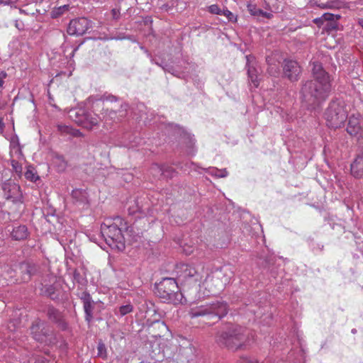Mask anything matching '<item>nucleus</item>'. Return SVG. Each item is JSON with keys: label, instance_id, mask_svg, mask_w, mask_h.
<instances>
[{"label": "nucleus", "instance_id": "nucleus-31", "mask_svg": "<svg viewBox=\"0 0 363 363\" xmlns=\"http://www.w3.org/2000/svg\"><path fill=\"white\" fill-rule=\"evenodd\" d=\"M97 350H98V356L102 357L103 359H106V357H107L106 349L104 344L99 343L97 347Z\"/></svg>", "mask_w": 363, "mask_h": 363}, {"label": "nucleus", "instance_id": "nucleus-13", "mask_svg": "<svg viewBox=\"0 0 363 363\" xmlns=\"http://www.w3.org/2000/svg\"><path fill=\"white\" fill-rule=\"evenodd\" d=\"M2 190L7 199H18L21 196L20 186L10 179L3 183Z\"/></svg>", "mask_w": 363, "mask_h": 363}, {"label": "nucleus", "instance_id": "nucleus-25", "mask_svg": "<svg viewBox=\"0 0 363 363\" xmlns=\"http://www.w3.org/2000/svg\"><path fill=\"white\" fill-rule=\"evenodd\" d=\"M247 72L251 82L253 84L255 87H257L259 86V79L257 69L255 67H249Z\"/></svg>", "mask_w": 363, "mask_h": 363}, {"label": "nucleus", "instance_id": "nucleus-17", "mask_svg": "<svg viewBox=\"0 0 363 363\" xmlns=\"http://www.w3.org/2000/svg\"><path fill=\"white\" fill-rule=\"evenodd\" d=\"M277 54H272L271 56L267 57L268 64L267 71L272 76L277 77L280 73L279 65L280 62L277 60Z\"/></svg>", "mask_w": 363, "mask_h": 363}, {"label": "nucleus", "instance_id": "nucleus-5", "mask_svg": "<svg viewBox=\"0 0 363 363\" xmlns=\"http://www.w3.org/2000/svg\"><path fill=\"white\" fill-rule=\"evenodd\" d=\"M228 312V304L224 301H216L204 305L195 306L190 308L189 315L191 318L206 317L208 319L217 318L220 320Z\"/></svg>", "mask_w": 363, "mask_h": 363}, {"label": "nucleus", "instance_id": "nucleus-12", "mask_svg": "<svg viewBox=\"0 0 363 363\" xmlns=\"http://www.w3.org/2000/svg\"><path fill=\"white\" fill-rule=\"evenodd\" d=\"M346 130L349 135L357 138V143L359 141V138H363V130L359 116L352 115L349 118Z\"/></svg>", "mask_w": 363, "mask_h": 363}, {"label": "nucleus", "instance_id": "nucleus-39", "mask_svg": "<svg viewBox=\"0 0 363 363\" xmlns=\"http://www.w3.org/2000/svg\"><path fill=\"white\" fill-rule=\"evenodd\" d=\"M313 22L318 26H320L324 22L323 16L315 18Z\"/></svg>", "mask_w": 363, "mask_h": 363}, {"label": "nucleus", "instance_id": "nucleus-29", "mask_svg": "<svg viewBox=\"0 0 363 363\" xmlns=\"http://www.w3.org/2000/svg\"><path fill=\"white\" fill-rule=\"evenodd\" d=\"M11 166L18 177H21L22 176V165L18 161L13 160L11 161Z\"/></svg>", "mask_w": 363, "mask_h": 363}, {"label": "nucleus", "instance_id": "nucleus-19", "mask_svg": "<svg viewBox=\"0 0 363 363\" xmlns=\"http://www.w3.org/2000/svg\"><path fill=\"white\" fill-rule=\"evenodd\" d=\"M28 235L29 233L26 225H18L14 228L11 232V236L16 240H25Z\"/></svg>", "mask_w": 363, "mask_h": 363}, {"label": "nucleus", "instance_id": "nucleus-15", "mask_svg": "<svg viewBox=\"0 0 363 363\" xmlns=\"http://www.w3.org/2000/svg\"><path fill=\"white\" fill-rule=\"evenodd\" d=\"M105 103H113V106L109 107L108 104H105L106 106V114L113 118L112 115L116 114V113L121 111V108L123 107V104L113 96H108L106 98Z\"/></svg>", "mask_w": 363, "mask_h": 363}, {"label": "nucleus", "instance_id": "nucleus-24", "mask_svg": "<svg viewBox=\"0 0 363 363\" xmlns=\"http://www.w3.org/2000/svg\"><path fill=\"white\" fill-rule=\"evenodd\" d=\"M48 316L50 320L55 322L60 320L61 318L59 311L52 306H50L48 308Z\"/></svg>", "mask_w": 363, "mask_h": 363}, {"label": "nucleus", "instance_id": "nucleus-30", "mask_svg": "<svg viewBox=\"0 0 363 363\" xmlns=\"http://www.w3.org/2000/svg\"><path fill=\"white\" fill-rule=\"evenodd\" d=\"M322 16L324 21H333L335 20H338L340 18V15H334L330 13H325Z\"/></svg>", "mask_w": 363, "mask_h": 363}, {"label": "nucleus", "instance_id": "nucleus-14", "mask_svg": "<svg viewBox=\"0 0 363 363\" xmlns=\"http://www.w3.org/2000/svg\"><path fill=\"white\" fill-rule=\"evenodd\" d=\"M148 333L154 337H162L166 336L169 333V328L164 322L156 320L149 325Z\"/></svg>", "mask_w": 363, "mask_h": 363}, {"label": "nucleus", "instance_id": "nucleus-42", "mask_svg": "<svg viewBox=\"0 0 363 363\" xmlns=\"http://www.w3.org/2000/svg\"><path fill=\"white\" fill-rule=\"evenodd\" d=\"M152 169H155V170H157L159 172H161V169L160 168V167L157 164L152 166Z\"/></svg>", "mask_w": 363, "mask_h": 363}, {"label": "nucleus", "instance_id": "nucleus-36", "mask_svg": "<svg viewBox=\"0 0 363 363\" xmlns=\"http://www.w3.org/2000/svg\"><path fill=\"white\" fill-rule=\"evenodd\" d=\"M183 250H184V253L186 255H191L194 252V248L192 246H190V245H185L183 247Z\"/></svg>", "mask_w": 363, "mask_h": 363}, {"label": "nucleus", "instance_id": "nucleus-35", "mask_svg": "<svg viewBox=\"0 0 363 363\" xmlns=\"http://www.w3.org/2000/svg\"><path fill=\"white\" fill-rule=\"evenodd\" d=\"M238 363H258L255 359L247 357H240Z\"/></svg>", "mask_w": 363, "mask_h": 363}, {"label": "nucleus", "instance_id": "nucleus-41", "mask_svg": "<svg viewBox=\"0 0 363 363\" xmlns=\"http://www.w3.org/2000/svg\"><path fill=\"white\" fill-rule=\"evenodd\" d=\"M328 1L325 2V3H321V4H318V6L321 9H329V7H326L328 6Z\"/></svg>", "mask_w": 363, "mask_h": 363}, {"label": "nucleus", "instance_id": "nucleus-18", "mask_svg": "<svg viewBox=\"0 0 363 363\" xmlns=\"http://www.w3.org/2000/svg\"><path fill=\"white\" fill-rule=\"evenodd\" d=\"M351 174L355 178L363 179V157L357 156L351 164Z\"/></svg>", "mask_w": 363, "mask_h": 363}, {"label": "nucleus", "instance_id": "nucleus-16", "mask_svg": "<svg viewBox=\"0 0 363 363\" xmlns=\"http://www.w3.org/2000/svg\"><path fill=\"white\" fill-rule=\"evenodd\" d=\"M43 325L40 320H35L30 327L33 338L38 342H43L46 336V333L43 332L42 328Z\"/></svg>", "mask_w": 363, "mask_h": 363}, {"label": "nucleus", "instance_id": "nucleus-9", "mask_svg": "<svg viewBox=\"0 0 363 363\" xmlns=\"http://www.w3.org/2000/svg\"><path fill=\"white\" fill-rule=\"evenodd\" d=\"M157 295L164 301H172L178 290L174 279L164 278L155 286Z\"/></svg>", "mask_w": 363, "mask_h": 363}, {"label": "nucleus", "instance_id": "nucleus-26", "mask_svg": "<svg viewBox=\"0 0 363 363\" xmlns=\"http://www.w3.org/2000/svg\"><path fill=\"white\" fill-rule=\"evenodd\" d=\"M57 129L62 133L71 134L74 136H77L79 133V130H74L71 127L65 125H58Z\"/></svg>", "mask_w": 363, "mask_h": 363}, {"label": "nucleus", "instance_id": "nucleus-43", "mask_svg": "<svg viewBox=\"0 0 363 363\" xmlns=\"http://www.w3.org/2000/svg\"><path fill=\"white\" fill-rule=\"evenodd\" d=\"M358 23L362 28H363V18H359L358 20Z\"/></svg>", "mask_w": 363, "mask_h": 363}, {"label": "nucleus", "instance_id": "nucleus-32", "mask_svg": "<svg viewBox=\"0 0 363 363\" xmlns=\"http://www.w3.org/2000/svg\"><path fill=\"white\" fill-rule=\"evenodd\" d=\"M247 10L252 16H259V13H261L260 9H257L255 5L251 4L247 5Z\"/></svg>", "mask_w": 363, "mask_h": 363}, {"label": "nucleus", "instance_id": "nucleus-34", "mask_svg": "<svg viewBox=\"0 0 363 363\" xmlns=\"http://www.w3.org/2000/svg\"><path fill=\"white\" fill-rule=\"evenodd\" d=\"M223 11L216 4L211 5L208 7V11L213 14L222 15Z\"/></svg>", "mask_w": 363, "mask_h": 363}, {"label": "nucleus", "instance_id": "nucleus-44", "mask_svg": "<svg viewBox=\"0 0 363 363\" xmlns=\"http://www.w3.org/2000/svg\"><path fill=\"white\" fill-rule=\"evenodd\" d=\"M30 273H29V272L28 271V277H27V278H24V279H25V280H26V279H30Z\"/></svg>", "mask_w": 363, "mask_h": 363}, {"label": "nucleus", "instance_id": "nucleus-6", "mask_svg": "<svg viewBox=\"0 0 363 363\" xmlns=\"http://www.w3.org/2000/svg\"><path fill=\"white\" fill-rule=\"evenodd\" d=\"M325 118L328 126L336 129L344 125L347 118V113L343 105L333 101L326 109Z\"/></svg>", "mask_w": 363, "mask_h": 363}, {"label": "nucleus", "instance_id": "nucleus-4", "mask_svg": "<svg viewBox=\"0 0 363 363\" xmlns=\"http://www.w3.org/2000/svg\"><path fill=\"white\" fill-rule=\"evenodd\" d=\"M230 281V274H228L222 269H217L211 272L206 277L202 284H198L199 289L204 288L208 291V294H205L203 293V296L199 294L197 296H195V298L201 299L205 296H208L219 294L225 289Z\"/></svg>", "mask_w": 363, "mask_h": 363}, {"label": "nucleus", "instance_id": "nucleus-27", "mask_svg": "<svg viewBox=\"0 0 363 363\" xmlns=\"http://www.w3.org/2000/svg\"><path fill=\"white\" fill-rule=\"evenodd\" d=\"M328 6L329 9H340L344 8L346 5V3L342 0H333L330 1H328Z\"/></svg>", "mask_w": 363, "mask_h": 363}, {"label": "nucleus", "instance_id": "nucleus-37", "mask_svg": "<svg viewBox=\"0 0 363 363\" xmlns=\"http://www.w3.org/2000/svg\"><path fill=\"white\" fill-rule=\"evenodd\" d=\"M111 13L113 18H118L120 16V11L118 9H113Z\"/></svg>", "mask_w": 363, "mask_h": 363}, {"label": "nucleus", "instance_id": "nucleus-11", "mask_svg": "<svg viewBox=\"0 0 363 363\" xmlns=\"http://www.w3.org/2000/svg\"><path fill=\"white\" fill-rule=\"evenodd\" d=\"M284 76L291 82L298 79L301 73V68L296 61L284 60L283 64Z\"/></svg>", "mask_w": 363, "mask_h": 363}, {"label": "nucleus", "instance_id": "nucleus-7", "mask_svg": "<svg viewBox=\"0 0 363 363\" xmlns=\"http://www.w3.org/2000/svg\"><path fill=\"white\" fill-rule=\"evenodd\" d=\"M204 267L203 264L198 265L196 267L194 265L182 264L179 267L180 271L178 272V279L184 284V289L186 288V292L188 295H191V293L189 291L188 286L191 284V281L195 282L196 289L198 288V282H201V271H203Z\"/></svg>", "mask_w": 363, "mask_h": 363}, {"label": "nucleus", "instance_id": "nucleus-1", "mask_svg": "<svg viewBox=\"0 0 363 363\" xmlns=\"http://www.w3.org/2000/svg\"><path fill=\"white\" fill-rule=\"evenodd\" d=\"M312 75L313 79L303 83L300 91L301 101L308 108L319 106L328 98L332 90L333 78L321 64H313Z\"/></svg>", "mask_w": 363, "mask_h": 363}, {"label": "nucleus", "instance_id": "nucleus-20", "mask_svg": "<svg viewBox=\"0 0 363 363\" xmlns=\"http://www.w3.org/2000/svg\"><path fill=\"white\" fill-rule=\"evenodd\" d=\"M84 309L85 312V320L89 323L92 320V311H93V304L91 303V297L88 295L86 297L84 298Z\"/></svg>", "mask_w": 363, "mask_h": 363}, {"label": "nucleus", "instance_id": "nucleus-10", "mask_svg": "<svg viewBox=\"0 0 363 363\" xmlns=\"http://www.w3.org/2000/svg\"><path fill=\"white\" fill-rule=\"evenodd\" d=\"M90 26V21L87 18H77L70 21L67 31L69 35H82Z\"/></svg>", "mask_w": 363, "mask_h": 363}, {"label": "nucleus", "instance_id": "nucleus-21", "mask_svg": "<svg viewBox=\"0 0 363 363\" xmlns=\"http://www.w3.org/2000/svg\"><path fill=\"white\" fill-rule=\"evenodd\" d=\"M69 9V6L68 4H65L63 6H60L58 7H55L51 11V16L53 18H56L67 12Z\"/></svg>", "mask_w": 363, "mask_h": 363}, {"label": "nucleus", "instance_id": "nucleus-33", "mask_svg": "<svg viewBox=\"0 0 363 363\" xmlns=\"http://www.w3.org/2000/svg\"><path fill=\"white\" fill-rule=\"evenodd\" d=\"M222 15L226 16L229 21H237V16H235L231 11L228 9L223 10Z\"/></svg>", "mask_w": 363, "mask_h": 363}, {"label": "nucleus", "instance_id": "nucleus-22", "mask_svg": "<svg viewBox=\"0 0 363 363\" xmlns=\"http://www.w3.org/2000/svg\"><path fill=\"white\" fill-rule=\"evenodd\" d=\"M54 164L58 172H63L67 166V162L62 156H56L54 159Z\"/></svg>", "mask_w": 363, "mask_h": 363}, {"label": "nucleus", "instance_id": "nucleus-40", "mask_svg": "<svg viewBox=\"0 0 363 363\" xmlns=\"http://www.w3.org/2000/svg\"><path fill=\"white\" fill-rule=\"evenodd\" d=\"M259 16L269 18L272 15L269 13L264 12L262 10H261V13H259Z\"/></svg>", "mask_w": 363, "mask_h": 363}, {"label": "nucleus", "instance_id": "nucleus-28", "mask_svg": "<svg viewBox=\"0 0 363 363\" xmlns=\"http://www.w3.org/2000/svg\"><path fill=\"white\" fill-rule=\"evenodd\" d=\"M133 310V306L130 304H126L124 306H121L118 308V311L121 315L123 316L126 314L131 313Z\"/></svg>", "mask_w": 363, "mask_h": 363}, {"label": "nucleus", "instance_id": "nucleus-38", "mask_svg": "<svg viewBox=\"0 0 363 363\" xmlns=\"http://www.w3.org/2000/svg\"><path fill=\"white\" fill-rule=\"evenodd\" d=\"M358 144L361 148V152L357 156L363 157V137L359 138V141L358 142Z\"/></svg>", "mask_w": 363, "mask_h": 363}, {"label": "nucleus", "instance_id": "nucleus-2", "mask_svg": "<svg viewBox=\"0 0 363 363\" xmlns=\"http://www.w3.org/2000/svg\"><path fill=\"white\" fill-rule=\"evenodd\" d=\"M244 330L237 325H228L219 330L215 335V342L220 347L237 350L245 343Z\"/></svg>", "mask_w": 363, "mask_h": 363}, {"label": "nucleus", "instance_id": "nucleus-3", "mask_svg": "<svg viewBox=\"0 0 363 363\" xmlns=\"http://www.w3.org/2000/svg\"><path fill=\"white\" fill-rule=\"evenodd\" d=\"M127 228V223L119 216L114 218L113 221L107 220V223H104L101 226L106 243L112 248H116L118 250H123L125 248L123 231Z\"/></svg>", "mask_w": 363, "mask_h": 363}, {"label": "nucleus", "instance_id": "nucleus-23", "mask_svg": "<svg viewBox=\"0 0 363 363\" xmlns=\"http://www.w3.org/2000/svg\"><path fill=\"white\" fill-rule=\"evenodd\" d=\"M25 177L27 180L33 182H35L40 179L39 176L37 174V172L32 167H28L26 172H25Z\"/></svg>", "mask_w": 363, "mask_h": 363}, {"label": "nucleus", "instance_id": "nucleus-45", "mask_svg": "<svg viewBox=\"0 0 363 363\" xmlns=\"http://www.w3.org/2000/svg\"><path fill=\"white\" fill-rule=\"evenodd\" d=\"M4 128V125L0 123V131H2Z\"/></svg>", "mask_w": 363, "mask_h": 363}, {"label": "nucleus", "instance_id": "nucleus-8", "mask_svg": "<svg viewBox=\"0 0 363 363\" xmlns=\"http://www.w3.org/2000/svg\"><path fill=\"white\" fill-rule=\"evenodd\" d=\"M69 116L76 123L87 130H91L97 126L101 121V118L97 114L84 112L82 110H72Z\"/></svg>", "mask_w": 363, "mask_h": 363}]
</instances>
